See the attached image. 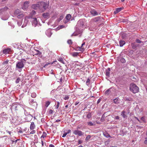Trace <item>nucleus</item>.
Listing matches in <instances>:
<instances>
[{
    "label": "nucleus",
    "instance_id": "nucleus-1",
    "mask_svg": "<svg viewBox=\"0 0 147 147\" xmlns=\"http://www.w3.org/2000/svg\"><path fill=\"white\" fill-rule=\"evenodd\" d=\"M130 90L134 93H136L138 92L139 88L134 84H131L130 85Z\"/></svg>",
    "mask_w": 147,
    "mask_h": 147
},
{
    "label": "nucleus",
    "instance_id": "nucleus-2",
    "mask_svg": "<svg viewBox=\"0 0 147 147\" xmlns=\"http://www.w3.org/2000/svg\"><path fill=\"white\" fill-rule=\"evenodd\" d=\"M26 60L23 59L17 62L16 64V68L18 69H21L23 67L25 63Z\"/></svg>",
    "mask_w": 147,
    "mask_h": 147
},
{
    "label": "nucleus",
    "instance_id": "nucleus-3",
    "mask_svg": "<svg viewBox=\"0 0 147 147\" xmlns=\"http://www.w3.org/2000/svg\"><path fill=\"white\" fill-rule=\"evenodd\" d=\"M38 3L39 4V9L42 10L44 9L46 10L48 7V5L46 3L43 1H39Z\"/></svg>",
    "mask_w": 147,
    "mask_h": 147
},
{
    "label": "nucleus",
    "instance_id": "nucleus-4",
    "mask_svg": "<svg viewBox=\"0 0 147 147\" xmlns=\"http://www.w3.org/2000/svg\"><path fill=\"white\" fill-rule=\"evenodd\" d=\"M84 23L85 20L84 19H82L79 20L78 21L77 24V26L79 27H83Z\"/></svg>",
    "mask_w": 147,
    "mask_h": 147
},
{
    "label": "nucleus",
    "instance_id": "nucleus-5",
    "mask_svg": "<svg viewBox=\"0 0 147 147\" xmlns=\"http://www.w3.org/2000/svg\"><path fill=\"white\" fill-rule=\"evenodd\" d=\"M73 134L76 135H78L79 136H82L84 134V133L81 131L78 130H75L73 132Z\"/></svg>",
    "mask_w": 147,
    "mask_h": 147
},
{
    "label": "nucleus",
    "instance_id": "nucleus-6",
    "mask_svg": "<svg viewBox=\"0 0 147 147\" xmlns=\"http://www.w3.org/2000/svg\"><path fill=\"white\" fill-rule=\"evenodd\" d=\"M113 89L112 87L108 89L105 92V95H108L112 94ZM113 91H114V90H113Z\"/></svg>",
    "mask_w": 147,
    "mask_h": 147
},
{
    "label": "nucleus",
    "instance_id": "nucleus-7",
    "mask_svg": "<svg viewBox=\"0 0 147 147\" xmlns=\"http://www.w3.org/2000/svg\"><path fill=\"white\" fill-rule=\"evenodd\" d=\"M29 1H26L24 2L23 5L22 6V8L24 9H26L28 7L29 4Z\"/></svg>",
    "mask_w": 147,
    "mask_h": 147
},
{
    "label": "nucleus",
    "instance_id": "nucleus-8",
    "mask_svg": "<svg viewBox=\"0 0 147 147\" xmlns=\"http://www.w3.org/2000/svg\"><path fill=\"white\" fill-rule=\"evenodd\" d=\"M39 4L38 3V2L36 4L32 5V8L35 10H37L38 9H39Z\"/></svg>",
    "mask_w": 147,
    "mask_h": 147
},
{
    "label": "nucleus",
    "instance_id": "nucleus-9",
    "mask_svg": "<svg viewBox=\"0 0 147 147\" xmlns=\"http://www.w3.org/2000/svg\"><path fill=\"white\" fill-rule=\"evenodd\" d=\"M71 17V16L70 14H67L65 17L66 20L64 21V23L65 24L68 22L69 21Z\"/></svg>",
    "mask_w": 147,
    "mask_h": 147
},
{
    "label": "nucleus",
    "instance_id": "nucleus-10",
    "mask_svg": "<svg viewBox=\"0 0 147 147\" xmlns=\"http://www.w3.org/2000/svg\"><path fill=\"white\" fill-rule=\"evenodd\" d=\"M43 17L45 19H48L50 17V14L49 13H45L42 14Z\"/></svg>",
    "mask_w": 147,
    "mask_h": 147
},
{
    "label": "nucleus",
    "instance_id": "nucleus-11",
    "mask_svg": "<svg viewBox=\"0 0 147 147\" xmlns=\"http://www.w3.org/2000/svg\"><path fill=\"white\" fill-rule=\"evenodd\" d=\"M32 116L31 115H28L25 117V120L27 121H30L32 119Z\"/></svg>",
    "mask_w": 147,
    "mask_h": 147
},
{
    "label": "nucleus",
    "instance_id": "nucleus-12",
    "mask_svg": "<svg viewBox=\"0 0 147 147\" xmlns=\"http://www.w3.org/2000/svg\"><path fill=\"white\" fill-rule=\"evenodd\" d=\"M33 20L32 21V25L35 27L36 25L37 24V19L36 18H33Z\"/></svg>",
    "mask_w": 147,
    "mask_h": 147
},
{
    "label": "nucleus",
    "instance_id": "nucleus-13",
    "mask_svg": "<svg viewBox=\"0 0 147 147\" xmlns=\"http://www.w3.org/2000/svg\"><path fill=\"white\" fill-rule=\"evenodd\" d=\"M11 50L10 48L5 49L3 50V53L4 54H7L9 53Z\"/></svg>",
    "mask_w": 147,
    "mask_h": 147
},
{
    "label": "nucleus",
    "instance_id": "nucleus-14",
    "mask_svg": "<svg viewBox=\"0 0 147 147\" xmlns=\"http://www.w3.org/2000/svg\"><path fill=\"white\" fill-rule=\"evenodd\" d=\"M123 9V7H119L117 8L116 9V10L114 11V13L115 14H116L121 11Z\"/></svg>",
    "mask_w": 147,
    "mask_h": 147
},
{
    "label": "nucleus",
    "instance_id": "nucleus-15",
    "mask_svg": "<svg viewBox=\"0 0 147 147\" xmlns=\"http://www.w3.org/2000/svg\"><path fill=\"white\" fill-rule=\"evenodd\" d=\"M91 14L93 16H96L98 15V13L96 11L94 10H92L90 11Z\"/></svg>",
    "mask_w": 147,
    "mask_h": 147
},
{
    "label": "nucleus",
    "instance_id": "nucleus-16",
    "mask_svg": "<svg viewBox=\"0 0 147 147\" xmlns=\"http://www.w3.org/2000/svg\"><path fill=\"white\" fill-rule=\"evenodd\" d=\"M8 8L7 7H5L3 8L0 9V14L5 11H6L8 9Z\"/></svg>",
    "mask_w": 147,
    "mask_h": 147
},
{
    "label": "nucleus",
    "instance_id": "nucleus-17",
    "mask_svg": "<svg viewBox=\"0 0 147 147\" xmlns=\"http://www.w3.org/2000/svg\"><path fill=\"white\" fill-rule=\"evenodd\" d=\"M125 44V41L124 40H120L119 42V46L121 47H122Z\"/></svg>",
    "mask_w": 147,
    "mask_h": 147
},
{
    "label": "nucleus",
    "instance_id": "nucleus-18",
    "mask_svg": "<svg viewBox=\"0 0 147 147\" xmlns=\"http://www.w3.org/2000/svg\"><path fill=\"white\" fill-rule=\"evenodd\" d=\"M35 126L34 122H32L31 123L30 127V128L31 129H34L35 128Z\"/></svg>",
    "mask_w": 147,
    "mask_h": 147
},
{
    "label": "nucleus",
    "instance_id": "nucleus-19",
    "mask_svg": "<svg viewBox=\"0 0 147 147\" xmlns=\"http://www.w3.org/2000/svg\"><path fill=\"white\" fill-rule=\"evenodd\" d=\"M113 102L116 104H118L119 102L118 98H116L113 99Z\"/></svg>",
    "mask_w": 147,
    "mask_h": 147
},
{
    "label": "nucleus",
    "instance_id": "nucleus-20",
    "mask_svg": "<svg viewBox=\"0 0 147 147\" xmlns=\"http://www.w3.org/2000/svg\"><path fill=\"white\" fill-rule=\"evenodd\" d=\"M28 21L26 20H25L24 21V24L22 25V28H24L25 26H26L27 24Z\"/></svg>",
    "mask_w": 147,
    "mask_h": 147
},
{
    "label": "nucleus",
    "instance_id": "nucleus-21",
    "mask_svg": "<svg viewBox=\"0 0 147 147\" xmlns=\"http://www.w3.org/2000/svg\"><path fill=\"white\" fill-rule=\"evenodd\" d=\"M125 112L124 111H123L121 112V115L124 118H125L127 117L126 115L125 114Z\"/></svg>",
    "mask_w": 147,
    "mask_h": 147
},
{
    "label": "nucleus",
    "instance_id": "nucleus-22",
    "mask_svg": "<svg viewBox=\"0 0 147 147\" xmlns=\"http://www.w3.org/2000/svg\"><path fill=\"white\" fill-rule=\"evenodd\" d=\"M20 11L19 9H16L14 12V14L15 15H18L20 13Z\"/></svg>",
    "mask_w": 147,
    "mask_h": 147
},
{
    "label": "nucleus",
    "instance_id": "nucleus-23",
    "mask_svg": "<svg viewBox=\"0 0 147 147\" xmlns=\"http://www.w3.org/2000/svg\"><path fill=\"white\" fill-rule=\"evenodd\" d=\"M8 18H9V16L8 15H7V16H6L5 17L4 16H2V17L1 18V19L2 20H6L7 19H8Z\"/></svg>",
    "mask_w": 147,
    "mask_h": 147
},
{
    "label": "nucleus",
    "instance_id": "nucleus-24",
    "mask_svg": "<svg viewBox=\"0 0 147 147\" xmlns=\"http://www.w3.org/2000/svg\"><path fill=\"white\" fill-rule=\"evenodd\" d=\"M47 135V133L45 132H44L42 134V136H41V138H44Z\"/></svg>",
    "mask_w": 147,
    "mask_h": 147
},
{
    "label": "nucleus",
    "instance_id": "nucleus-25",
    "mask_svg": "<svg viewBox=\"0 0 147 147\" xmlns=\"http://www.w3.org/2000/svg\"><path fill=\"white\" fill-rule=\"evenodd\" d=\"M138 45L136 44H133L132 45V48L133 49H136L138 46Z\"/></svg>",
    "mask_w": 147,
    "mask_h": 147
},
{
    "label": "nucleus",
    "instance_id": "nucleus-26",
    "mask_svg": "<svg viewBox=\"0 0 147 147\" xmlns=\"http://www.w3.org/2000/svg\"><path fill=\"white\" fill-rule=\"evenodd\" d=\"M78 53L76 52L73 53L72 54V55L74 57H77L78 55Z\"/></svg>",
    "mask_w": 147,
    "mask_h": 147
},
{
    "label": "nucleus",
    "instance_id": "nucleus-27",
    "mask_svg": "<svg viewBox=\"0 0 147 147\" xmlns=\"http://www.w3.org/2000/svg\"><path fill=\"white\" fill-rule=\"evenodd\" d=\"M91 136L90 135H88L86 138V140L88 141V140L90 139L91 138Z\"/></svg>",
    "mask_w": 147,
    "mask_h": 147
},
{
    "label": "nucleus",
    "instance_id": "nucleus-28",
    "mask_svg": "<svg viewBox=\"0 0 147 147\" xmlns=\"http://www.w3.org/2000/svg\"><path fill=\"white\" fill-rule=\"evenodd\" d=\"M136 42L138 43H143V42L141 40H140L139 39H137L136 40Z\"/></svg>",
    "mask_w": 147,
    "mask_h": 147
},
{
    "label": "nucleus",
    "instance_id": "nucleus-29",
    "mask_svg": "<svg viewBox=\"0 0 147 147\" xmlns=\"http://www.w3.org/2000/svg\"><path fill=\"white\" fill-rule=\"evenodd\" d=\"M90 80L89 78H88L86 82V84L88 86L90 84Z\"/></svg>",
    "mask_w": 147,
    "mask_h": 147
},
{
    "label": "nucleus",
    "instance_id": "nucleus-30",
    "mask_svg": "<svg viewBox=\"0 0 147 147\" xmlns=\"http://www.w3.org/2000/svg\"><path fill=\"white\" fill-rule=\"evenodd\" d=\"M50 103L51 102L49 101L46 102L45 106L47 107H48L49 106V105H50Z\"/></svg>",
    "mask_w": 147,
    "mask_h": 147
},
{
    "label": "nucleus",
    "instance_id": "nucleus-31",
    "mask_svg": "<svg viewBox=\"0 0 147 147\" xmlns=\"http://www.w3.org/2000/svg\"><path fill=\"white\" fill-rule=\"evenodd\" d=\"M88 125L90 126H92L94 125V124L91 121L88 122Z\"/></svg>",
    "mask_w": 147,
    "mask_h": 147
},
{
    "label": "nucleus",
    "instance_id": "nucleus-32",
    "mask_svg": "<svg viewBox=\"0 0 147 147\" xmlns=\"http://www.w3.org/2000/svg\"><path fill=\"white\" fill-rule=\"evenodd\" d=\"M67 42L70 45H72V42L71 40V39L68 40L67 41Z\"/></svg>",
    "mask_w": 147,
    "mask_h": 147
},
{
    "label": "nucleus",
    "instance_id": "nucleus-33",
    "mask_svg": "<svg viewBox=\"0 0 147 147\" xmlns=\"http://www.w3.org/2000/svg\"><path fill=\"white\" fill-rule=\"evenodd\" d=\"M106 75L108 77H109L110 76V71H106Z\"/></svg>",
    "mask_w": 147,
    "mask_h": 147
},
{
    "label": "nucleus",
    "instance_id": "nucleus-34",
    "mask_svg": "<svg viewBox=\"0 0 147 147\" xmlns=\"http://www.w3.org/2000/svg\"><path fill=\"white\" fill-rule=\"evenodd\" d=\"M31 96L32 98H35L36 96V94L35 93H33L31 94Z\"/></svg>",
    "mask_w": 147,
    "mask_h": 147
},
{
    "label": "nucleus",
    "instance_id": "nucleus-35",
    "mask_svg": "<svg viewBox=\"0 0 147 147\" xmlns=\"http://www.w3.org/2000/svg\"><path fill=\"white\" fill-rule=\"evenodd\" d=\"M120 61L122 63H125L126 62V61L125 59L123 58H121L120 60Z\"/></svg>",
    "mask_w": 147,
    "mask_h": 147
},
{
    "label": "nucleus",
    "instance_id": "nucleus-36",
    "mask_svg": "<svg viewBox=\"0 0 147 147\" xmlns=\"http://www.w3.org/2000/svg\"><path fill=\"white\" fill-rule=\"evenodd\" d=\"M20 80H21L20 78L19 77L16 80V82L17 84L20 81Z\"/></svg>",
    "mask_w": 147,
    "mask_h": 147
},
{
    "label": "nucleus",
    "instance_id": "nucleus-37",
    "mask_svg": "<svg viewBox=\"0 0 147 147\" xmlns=\"http://www.w3.org/2000/svg\"><path fill=\"white\" fill-rule=\"evenodd\" d=\"M107 115H106V113H104L102 116V118H103V120H104V118L107 116Z\"/></svg>",
    "mask_w": 147,
    "mask_h": 147
},
{
    "label": "nucleus",
    "instance_id": "nucleus-38",
    "mask_svg": "<svg viewBox=\"0 0 147 147\" xmlns=\"http://www.w3.org/2000/svg\"><path fill=\"white\" fill-rule=\"evenodd\" d=\"M58 60L61 62L63 63V64H64V63L63 62V59L62 58H60L59 59H58Z\"/></svg>",
    "mask_w": 147,
    "mask_h": 147
},
{
    "label": "nucleus",
    "instance_id": "nucleus-39",
    "mask_svg": "<svg viewBox=\"0 0 147 147\" xmlns=\"http://www.w3.org/2000/svg\"><path fill=\"white\" fill-rule=\"evenodd\" d=\"M100 19V18L99 17H98L95 18V19H94V21L95 22H98L99 20Z\"/></svg>",
    "mask_w": 147,
    "mask_h": 147
},
{
    "label": "nucleus",
    "instance_id": "nucleus-40",
    "mask_svg": "<svg viewBox=\"0 0 147 147\" xmlns=\"http://www.w3.org/2000/svg\"><path fill=\"white\" fill-rule=\"evenodd\" d=\"M24 15L22 14H20L18 16V18H20L23 16Z\"/></svg>",
    "mask_w": 147,
    "mask_h": 147
},
{
    "label": "nucleus",
    "instance_id": "nucleus-41",
    "mask_svg": "<svg viewBox=\"0 0 147 147\" xmlns=\"http://www.w3.org/2000/svg\"><path fill=\"white\" fill-rule=\"evenodd\" d=\"M87 117L89 119L91 118V115L90 113H88L87 115Z\"/></svg>",
    "mask_w": 147,
    "mask_h": 147
},
{
    "label": "nucleus",
    "instance_id": "nucleus-42",
    "mask_svg": "<svg viewBox=\"0 0 147 147\" xmlns=\"http://www.w3.org/2000/svg\"><path fill=\"white\" fill-rule=\"evenodd\" d=\"M37 53L36 54V55H40L41 54V53L40 51L39 50H37Z\"/></svg>",
    "mask_w": 147,
    "mask_h": 147
},
{
    "label": "nucleus",
    "instance_id": "nucleus-43",
    "mask_svg": "<svg viewBox=\"0 0 147 147\" xmlns=\"http://www.w3.org/2000/svg\"><path fill=\"white\" fill-rule=\"evenodd\" d=\"M59 105V102H57V104L56 106L55 107L56 109H57L58 108Z\"/></svg>",
    "mask_w": 147,
    "mask_h": 147
},
{
    "label": "nucleus",
    "instance_id": "nucleus-44",
    "mask_svg": "<svg viewBox=\"0 0 147 147\" xmlns=\"http://www.w3.org/2000/svg\"><path fill=\"white\" fill-rule=\"evenodd\" d=\"M85 45V43H82V45H81V47H79V49H78V50H81L82 48V46Z\"/></svg>",
    "mask_w": 147,
    "mask_h": 147
},
{
    "label": "nucleus",
    "instance_id": "nucleus-45",
    "mask_svg": "<svg viewBox=\"0 0 147 147\" xmlns=\"http://www.w3.org/2000/svg\"><path fill=\"white\" fill-rule=\"evenodd\" d=\"M83 143V141L82 140H78V144H81Z\"/></svg>",
    "mask_w": 147,
    "mask_h": 147
},
{
    "label": "nucleus",
    "instance_id": "nucleus-46",
    "mask_svg": "<svg viewBox=\"0 0 147 147\" xmlns=\"http://www.w3.org/2000/svg\"><path fill=\"white\" fill-rule=\"evenodd\" d=\"M41 142H42V146H43L44 145L45 146L46 145V143L45 142H43V141L42 140L41 141Z\"/></svg>",
    "mask_w": 147,
    "mask_h": 147
},
{
    "label": "nucleus",
    "instance_id": "nucleus-47",
    "mask_svg": "<svg viewBox=\"0 0 147 147\" xmlns=\"http://www.w3.org/2000/svg\"><path fill=\"white\" fill-rule=\"evenodd\" d=\"M107 138H108V136L110 137V136L109 135V134H103Z\"/></svg>",
    "mask_w": 147,
    "mask_h": 147
},
{
    "label": "nucleus",
    "instance_id": "nucleus-48",
    "mask_svg": "<svg viewBox=\"0 0 147 147\" xmlns=\"http://www.w3.org/2000/svg\"><path fill=\"white\" fill-rule=\"evenodd\" d=\"M132 100V99L130 98H125V101H131Z\"/></svg>",
    "mask_w": 147,
    "mask_h": 147
},
{
    "label": "nucleus",
    "instance_id": "nucleus-49",
    "mask_svg": "<svg viewBox=\"0 0 147 147\" xmlns=\"http://www.w3.org/2000/svg\"><path fill=\"white\" fill-rule=\"evenodd\" d=\"M69 97L68 96H65L64 98V99L65 100H68L69 99Z\"/></svg>",
    "mask_w": 147,
    "mask_h": 147
},
{
    "label": "nucleus",
    "instance_id": "nucleus-50",
    "mask_svg": "<svg viewBox=\"0 0 147 147\" xmlns=\"http://www.w3.org/2000/svg\"><path fill=\"white\" fill-rule=\"evenodd\" d=\"M119 117L118 116H115V117H114V119H119Z\"/></svg>",
    "mask_w": 147,
    "mask_h": 147
},
{
    "label": "nucleus",
    "instance_id": "nucleus-51",
    "mask_svg": "<svg viewBox=\"0 0 147 147\" xmlns=\"http://www.w3.org/2000/svg\"><path fill=\"white\" fill-rule=\"evenodd\" d=\"M67 134V133H64L63 134V135L62 136V137H63V138H64V137H65L66 136V135Z\"/></svg>",
    "mask_w": 147,
    "mask_h": 147
},
{
    "label": "nucleus",
    "instance_id": "nucleus-52",
    "mask_svg": "<svg viewBox=\"0 0 147 147\" xmlns=\"http://www.w3.org/2000/svg\"><path fill=\"white\" fill-rule=\"evenodd\" d=\"M144 119L143 117H142L140 118V121H141L142 122L143 121H144Z\"/></svg>",
    "mask_w": 147,
    "mask_h": 147
},
{
    "label": "nucleus",
    "instance_id": "nucleus-53",
    "mask_svg": "<svg viewBox=\"0 0 147 147\" xmlns=\"http://www.w3.org/2000/svg\"><path fill=\"white\" fill-rule=\"evenodd\" d=\"M13 106L14 107L16 110H18V109L17 108L18 107L16 105H14Z\"/></svg>",
    "mask_w": 147,
    "mask_h": 147
},
{
    "label": "nucleus",
    "instance_id": "nucleus-54",
    "mask_svg": "<svg viewBox=\"0 0 147 147\" xmlns=\"http://www.w3.org/2000/svg\"><path fill=\"white\" fill-rule=\"evenodd\" d=\"M146 140L144 141V143L146 144H147V138H146Z\"/></svg>",
    "mask_w": 147,
    "mask_h": 147
},
{
    "label": "nucleus",
    "instance_id": "nucleus-55",
    "mask_svg": "<svg viewBox=\"0 0 147 147\" xmlns=\"http://www.w3.org/2000/svg\"><path fill=\"white\" fill-rule=\"evenodd\" d=\"M35 133V131L34 130H32V131H31L30 133V134H34Z\"/></svg>",
    "mask_w": 147,
    "mask_h": 147
},
{
    "label": "nucleus",
    "instance_id": "nucleus-56",
    "mask_svg": "<svg viewBox=\"0 0 147 147\" xmlns=\"http://www.w3.org/2000/svg\"><path fill=\"white\" fill-rule=\"evenodd\" d=\"M53 111L51 109H50L49 111V113L50 114H52L53 113Z\"/></svg>",
    "mask_w": 147,
    "mask_h": 147
},
{
    "label": "nucleus",
    "instance_id": "nucleus-57",
    "mask_svg": "<svg viewBox=\"0 0 147 147\" xmlns=\"http://www.w3.org/2000/svg\"><path fill=\"white\" fill-rule=\"evenodd\" d=\"M101 100V99L100 98H99L98 100L97 101V104H98L100 101Z\"/></svg>",
    "mask_w": 147,
    "mask_h": 147
},
{
    "label": "nucleus",
    "instance_id": "nucleus-58",
    "mask_svg": "<svg viewBox=\"0 0 147 147\" xmlns=\"http://www.w3.org/2000/svg\"><path fill=\"white\" fill-rule=\"evenodd\" d=\"M71 132V130L70 129H68L67 130V132L66 133H67V134H68Z\"/></svg>",
    "mask_w": 147,
    "mask_h": 147
},
{
    "label": "nucleus",
    "instance_id": "nucleus-59",
    "mask_svg": "<svg viewBox=\"0 0 147 147\" xmlns=\"http://www.w3.org/2000/svg\"><path fill=\"white\" fill-rule=\"evenodd\" d=\"M135 118L136 119H137L138 120V121L140 122V123H141L142 122V121H140V119H139L137 117H135Z\"/></svg>",
    "mask_w": 147,
    "mask_h": 147
},
{
    "label": "nucleus",
    "instance_id": "nucleus-60",
    "mask_svg": "<svg viewBox=\"0 0 147 147\" xmlns=\"http://www.w3.org/2000/svg\"><path fill=\"white\" fill-rule=\"evenodd\" d=\"M25 115L27 116V115H30L29 113L28 114V113L26 112V111L25 112Z\"/></svg>",
    "mask_w": 147,
    "mask_h": 147
},
{
    "label": "nucleus",
    "instance_id": "nucleus-61",
    "mask_svg": "<svg viewBox=\"0 0 147 147\" xmlns=\"http://www.w3.org/2000/svg\"><path fill=\"white\" fill-rule=\"evenodd\" d=\"M49 147H55V146L53 144H51L49 145Z\"/></svg>",
    "mask_w": 147,
    "mask_h": 147
},
{
    "label": "nucleus",
    "instance_id": "nucleus-62",
    "mask_svg": "<svg viewBox=\"0 0 147 147\" xmlns=\"http://www.w3.org/2000/svg\"><path fill=\"white\" fill-rule=\"evenodd\" d=\"M8 61H5V62H3V64H7L8 63Z\"/></svg>",
    "mask_w": 147,
    "mask_h": 147
},
{
    "label": "nucleus",
    "instance_id": "nucleus-63",
    "mask_svg": "<svg viewBox=\"0 0 147 147\" xmlns=\"http://www.w3.org/2000/svg\"><path fill=\"white\" fill-rule=\"evenodd\" d=\"M63 18V16H61L60 17V20H62Z\"/></svg>",
    "mask_w": 147,
    "mask_h": 147
},
{
    "label": "nucleus",
    "instance_id": "nucleus-64",
    "mask_svg": "<svg viewBox=\"0 0 147 147\" xmlns=\"http://www.w3.org/2000/svg\"><path fill=\"white\" fill-rule=\"evenodd\" d=\"M17 23H18V25L19 26H20L21 25V22L20 23H19V22H17Z\"/></svg>",
    "mask_w": 147,
    "mask_h": 147
}]
</instances>
